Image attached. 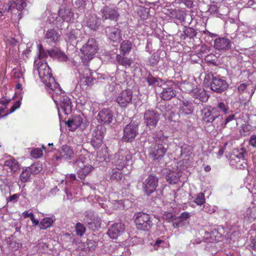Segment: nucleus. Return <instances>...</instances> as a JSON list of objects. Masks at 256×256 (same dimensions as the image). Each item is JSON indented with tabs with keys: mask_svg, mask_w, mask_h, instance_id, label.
Here are the masks:
<instances>
[{
	"mask_svg": "<svg viewBox=\"0 0 256 256\" xmlns=\"http://www.w3.org/2000/svg\"><path fill=\"white\" fill-rule=\"evenodd\" d=\"M160 87L163 90L160 94V97L162 100H169L176 96V84L173 81L164 82Z\"/></svg>",
	"mask_w": 256,
	"mask_h": 256,
	"instance_id": "obj_9",
	"label": "nucleus"
},
{
	"mask_svg": "<svg viewBox=\"0 0 256 256\" xmlns=\"http://www.w3.org/2000/svg\"><path fill=\"white\" fill-rule=\"evenodd\" d=\"M146 82L150 85H155L158 86H162V84L164 82L162 79L154 78L151 74H149L147 77Z\"/></svg>",
	"mask_w": 256,
	"mask_h": 256,
	"instance_id": "obj_38",
	"label": "nucleus"
},
{
	"mask_svg": "<svg viewBox=\"0 0 256 256\" xmlns=\"http://www.w3.org/2000/svg\"><path fill=\"white\" fill-rule=\"evenodd\" d=\"M218 113L216 108H205L202 111V120L206 123H212Z\"/></svg>",
	"mask_w": 256,
	"mask_h": 256,
	"instance_id": "obj_17",
	"label": "nucleus"
},
{
	"mask_svg": "<svg viewBox=\"0 0 256 256\" xmlns=\"http://www.w3.org/2000/svg\"><path fill=\"white\" fill-rule=\"evenodd\" d=\"M158 178L154 174H150L142 182V189L144 194L150 196L156 192L158 186Z\"/></svg>",
	"mask_w": 256,
	"mask_h": 256,
	"instance_id": "obj_8",
	"label": "nucleus"
},
{
	"mask_svg": "<svg viewBox=\"0 0 256 256\" xmlns=\"http://www.w3.org/2000/svg\"><path fill=\"white\" fill-rule=\"evenodd\" d=\"M53 222V220L48 218H43L40 222V228L42 230H46L48 228H50Z\"/></svg>",
	"mask_w": 256,
	"mask_h": 256,
	"instance_id": "obj_42",
	"label": "nucleus"
},
{
	"mask_svg": "<svg viewBox=\"0 0 256 256\" xmlns=\"http://www.w3.org/2000/svg\"><path fill=\"white\" fill-rule=\"evenodd\" d=\"M0 190L2 194L6 196L10 194V188L7 184H1L0 186Z\"/></svg>",
	"mask_w": 256,
	"mask_h": 256,
	"instance_id": "obj_50",
	"label": "nucleus"
},
{
	"mask_svg": "<svg viewBox=\"0 0 256 256\" xmlns=\"http://www.w3.org/2000/svg\"><path fill=\"white\" fill-rule=\"evenodd\" d=\"M10 99H7L4 98H2L0 100V104L6 106L10 102Z\"/></svg>",
	"mask_w": 256,
	"mask_h": 256,
	"instance_id": "obj_64",
	"label": "nucleus"
},
{
	"mask_svg": "<svg viewBox=\"0 0 256 256\" xmlns=\"http://www.w3.org/2000/svg\"><path fill=\"white\" fill-rule=\"evenodd\" d=\"M212 123H213L214 126L216 127L218 130H220L226 126L223 116L220 114L219 112Z\"/></svg>",
	"mask_w": 256,
	"mask_h": 256,
	"instance_id": "obj_33",
	"label": "nucleus"
},
{
	"mask_svg": "<svg viewBox=\"0 0 256 256\" xmlns=\"http://www.w3.org/2000/svg\"><path fill=\"white\" fill-rule=\"evenodd\" d=\"M158 60L159 58L158 56L155 54H153L149 58L150 64L152 66H154L158 64Z\"/></svg>",
	"mask_w": 256,
	"mask_h": 256,
	"instance_id": "obj_51",
	"label": "nucleus"
},
{
	"mask_svg": "<svg viewBox=\"0 0 256 256\" xmlns=\"http://www.w3.org/2000/svg\"><path fill=\"white\" fill-rule=\"evenodd\" d=\"M86 227L84 226V224L80 223V222H78L76 224V234L78 236H83L84 234V232H86Z\"/></svg>",
	"mask_w": 256,
	"mask_h": 256,
	"instance_id": "obj_43",
	"label": "nucleus"
},
{
	"mask_svg": "<svg viewBox=\"0 0 256 256\" xmlns=\"http://www.w3.org/2000/svg\"><path fill=\"white\" fill-rule=\"evenodd\" d=\"M60 36L56 30L50 29L46 32L44 38L48 43L52 45L56 44Z\"/></svg>",
	"mask_w": 256,
	"mask_h": 256,
	"instance_id": "obj_24",
	"label": "nucleus"
},
{
	"mask_svg": "<svg viewBox=\"0 0 256 256\" xmlns=\"http://www.w3.org/2000/svg\"><path fill=\"white\" fill-rule=\"evenodd\" d=\"M98 46L96 40L89 39L87 42L81 48L80 51L84 54L82 58L83 63L87 65L88 61L92 60L98 50Z\"/></svg>",
	"mask_w": 256,
	"mask_h": 256,
	"instance_id": "obj_5",
	"label": "nucleus"
},
{
	"mask_svg": "<svg viewBox=\"0 0 256 256\" xmlns=\"http://www.w3.org/2000/svg\"><path fill=\"white\" fill-rule=\"evenodd\" d=\"M232 43L226 38H219L214 41V48L218 50H228L231 49Z\"/></svg>",
	"mask_w": 256,
	"mask_h": 256,
	"instance_id": "obj_14",
	"label": "nucleus"
},
{
	"mask_svg": "<svg viewBox=\"0 0 256 256\" xmlns=\"http://www.w3.org/2000/svg\"><path fill=\"white\" fill-rule=\"evenodd\" d=\"M102 14V18L104 20L109 19L116 21L120 14L114 8L104 6L100 10Z\"/></svg>",
	"mask_w": 256,
	"mask_h": 256,
	"instance_id": "obj_16",
	"label": "nucleus"
},
{
	"mask_svg": "<svg viewBox=\"0 0 256 256\" xmlns=\"http://www.w3.org/2000/svg\"><path fill=\"white\" fill-rule=\"evenodd\" d=\"M106 32L108 38L113 42H118L122 39L120 30L118 28L108 26Z\"/></svg>",
	"mask_w": 256,
	"mask_h": 256,
	"instance_id": "obj_20",
	"label": "nucleus"
},
{
	"mask_svg": "<svg viewBox=\"0 0 256 256\" xmlns=\"http://www.w3.org/2000/svg\"><path fill=\"white\" fill-rule=\"evenodd\" d=\"M35 60L34 66L38 72L40 78L42 81L46 84V86L51 90H53L52 84H55L54 79L52 76L51 70L47 62L40 60L38 63ZM57 84H56V85Z\"/></svg>",
	"mask_w": 256,
	"mask_h": 256,
	"instance_id": "obj_3",
	"label": "nucleus"
},
{
	"mask_svg": "<svg viewBox=\"0 0 256 256\" xmlns=\"http://www.w3.org/2000/svg\"><path fill=\"white\" fill-rule=\"evenodd\" d=\"M48 52L51 58H57L60 61H66L67 60V56L58 48L48 50Z\"/></svg>",
	"mask_w": 256,
	"mask_h": 256,
	"instance_id": "obj_25",
	"label": "nucleus"
},
{
	"mask_svg": "<svg viewBox=\"0 0 256 256\" xmlns=\"http://www.w3.org/2000/svg\"><path fill=\"white\" fill-rule=\"evenodd\" d=\"M20 100L16 101L14 104L11 106L9 113H12L18 108L20 106Z\"/></svg>",
	"mask_w": 256,
	"mask_h": 256,
	"instance_id": "obj_57",
	"label": "nucleus"
},
{
	"mask_svg": "<svg viewBox=\"0 0 256 256\" xmlns=\"http://www.w3.org/2000/svg\"><path fill=\"white\" fill-rule=\"evenodd\" d=\"M132 42L128 40H124L120 44V54L126 55L129 54L132 48Z\"/></svg>",
	"mask_w": 256,
	"mask_h": 256,
	"instance_id": "obj_34",
	"label": "nucleus"
},
{
	"mask_svg": "<svg viewBox=\"0 0 256 256\" xmlns=\"http://www.w3.org/2000/svg\"><path fill=\"white\" fill-rule=\"evenodd\" d=\"M14 77L17 79L23 78L22 74L20 70H15L14 72Z\"/></svg>",
	"mask_w": 256,
	"mask_h": 256,
	"instance_id": "obj_62",
	"label": "nucleus"
},
{
	"mask_svg": "<svg viewBox=\"0 0 256 256\" xmlns=\"http://www.w3.org/2000/svg\"><path fill=\"white\" fill-rule=\"evenodd\" d=\"M27 168L32 174H37L41 170L40 166H38V164H32L29 167H27Z\"/></svg>",
	"mask_w": 256,
	"mask_h": 256,
	"instance_id": "obj_44",
	"label": "nucleus"
},
{
	"mask_svg": "<svg viewBox=\"0 0 256 256\" xmlns=\"http://www.w3.org/2000/svg\"><path fill=\"white\" fill-rule=\"evenodd\" d=\"M79 32V30L78 29H70L68 27L65 38L66 41L68 42H72L76 40Z\"/></svg>",
	"mask_w": 256,
	"mask_h": 256,
	"instance_id": "obj_29",
	"label": "nucleus"
},
{
	"mask_svg": "<svg viewBox=\"0 0 256 256\" xmlns=\"http://www.w3.org/2000/svg\"><path fill=\"white\" fill-rule=\"evenodd\" d=\"M60 156L57 157L56 159L59 158H63L65 160H70L74 158V154L72 149L68 146L64 145L59 150Z\"/></svg>",
	"mask_w": 256,
	"mask_h": 256,
	"instance_id": "obj_21",
	"label": "nucleus"
},
{
	"mask_svg": "<svg viewBox=\"0 0 256 256\" xmlns=\"http://www.w3.org/2000/svg\"><path fill=\"white\" fill-rule=\"evenodd\" d=\"M125 56L121 54H118L116 56V60L118 64L122 66L125 68L130 67L132 63V60Z\"/></svg>",
	"mask_w": 256,
	"mask_h": 256,
	"instance_id": "obj_30",
	"label": "nucleus"
},
{
	"mask_svg": "<svg viewBox=\"0 0 256 256\" xmlns=\"http://www.w3.org/2000/svg\"><path fill=\"white\" fill-rule=\"evenodd\" d=\"M180 176V172L168 170L166 174V178L169 184H176L179 181Z\"/></svg>",
	"mask_w": 256,
	"mask_h": 256,
	"instance_id": "obj_27",
	"label": "nucleus"
},
{
	"mask_svg": "<svg viewBox=\"0 0 256 256\" xmlns=\"http://www.w3.org/2000/svg\"><path fill=\"white\" fill-rule=\"evenodd\" d=\"M217 107L220 109L222 112H224L225 114L228 113V106L224 104L223 102H220L218 103Z\"/></svg>",
	"mask_w": 256,
	"mask_h": 256,
	"instance_id": "obj_52",
	"label": "nucleus"
},
{
	"mask_svg": "<svg viewBox=\"0 0 256 256\" xmlns=\"http://www.w3.org/2000/svg\"><path fill=\"white\" fill-rule=\"evenodd\" d=\"M204 82L206 84L210 86L213 92L218 94L222 93L228 87V84L226 80L216 73L210 72L206 74Z\"/></svg>",
	"mask_w": 256,
	"mask_h": 256,
	"instance_id": "obj_2",
	"label": "nucleus"
},
{
	"mask_svg": "<svg viewBox=\"0 0 256 256\" xmlns=\"http://www.w3.org/2000/svg\"><path fill=\"white\" fill-rule=\"evenodd\" d=\"M134 222L138 229L148 231L152 226L151 218L148 214L138 212L134 215Z\"/></svg>",
	"mask_w": 256,
	"mask_h": 256,
	"instance_id": "obj_7",
	"label": "nucleus"
},
{
	"mask_svg": "<svg viewBox=\"0 0 256 256\" xmlns=\"http://www.w3.org/2000/svg\"><path fill=\"white\" fill-rule=\"evenodd\" d=\"M178 4H184L187 8H192L193 6V1L192 0H176Z\"/></svg>",
	"mask_w": 256,
	"mask_h": 256,
	"instance_id": "obj_54",
	"label": "nucleus"
},
{
	"mask_svg": "<svg viewBox=\"0 0 256 256\" xmlns=\"http://www.w3.org/2000/svg\"><path fill=\"white\" fill-rule=\"evenodd\" d=\"M250 144L253 147L256 146V135H252L250 139Z\"/></svg>",
	"mask_w": 256,
	"mask_h": 256,
	"instance_id": "obj_60",
	"label": "nucleus"
},
{
	"mask_svg": "<svg viewBox=\"0 0 256 256\" xmlns=\"http://www.w3.org/2000/svg\"><path fill=\"white\" fill-rule=\"evenodd\" d=\"M194 112L193 104L188 101L183 100L180 104V112L181 114L188 115Z\"/></svg>",
	"mask_w": 256,
	"mask_h": 256,
	"instance_id": "obj_23",
	"label": "nucleus"
},
{
	"mask_svg": "<svg viewBox=\"0 0 256 256\" xmlns=\"http://www.w3.org/2000/svg\"><path fill=\"white\" fill-rule=\"evenodd\" d=\"M230 162L232 164H234V162H240L239 164L240 168V166H244L243 164H246V159H245V154L244 152H240L238 154H234L231 157Z\"/></svg>",
	"mask_w": 256,
	"mask_h": 256,
	"instance_id": "obj_32",
	"label": "nucleus"
},
{
	"mask_svg": "<svg viewBox=\"0 0 256 256\" xmlns=\"http://www.w3.org/2000/svg\"><path fill=\"white\" fill-rule=\"evenodd\" d=\"M132 92L130 90H125L118 94L116 100L121 107H126L132 102Z\"/></svg>",
	"mask_w": 256,
	"mask_h": 256,
	"instance_id": "obj_12",
	"label": "nucleus"
},
{
	"mask_svg": "<svg viewBox=\"0 0 256 256\" xmlns=\"http://www.w3.org/2000/svg\"><path fill=\"white\" fill-rule=\"evenodd\" d=\"M82 123V118L80 116H76L71 120H68L66 122L68 127H74V128L80 126Z\"/></svg>",
	"mask_w": 256,
	"mask_h": 256,
	"instance_id": "obj_36",
	"label": "nucleus"
},
{
	"mask_svg": "<svg viewBox=\"0 0 256 256\" xmlns=\"http://www.w3.org/2000/svg\"><path fill=\"white\" fill-rule=\"evenodd\" d=\"M102 140L98 138H92L90 143L95 149H98L102 144Z\"/></svg>",
	"mask_w": 256,
	"mask_h": 256,
	"instance_id": "obj_47",
	"label": "nucleus"
},
{
	"mask_svg": "<svg viewBox=\"0 0 256 256\" xmlns=\"http://www.w3.org/2000/svg\"><path fill=\"white\" fill-rule=\"evenodd\" d=\"M154 140L148 149V155L153 160H160L167 151L168 138L163 134H157L154 137Z\"/></svg>",
	"mask_w": 256,
	"mask_h": 256,
	"instance_id": "obj_1",
	"label": "nucleus"
},
{
	"mask_svg": "<svg viewBox=\"0 0 256 256\" xmlns=\"http://www.w3.org/2000/svg\"><path fill=\"white\" fill-rule=\"evenodd\" d=\"M32 174L30 172V171L26 168L25 169L23 170L22 172L20 175V180L22 182H26L30 181V176Z\"/></svg>",
	"mask_w": 256,
	"mask_h": 256,
	"instance_id": "obj_41",
	"label": "nucleus"
},
{
	"mask_svg": "<svg viewBox=\"0 0 256 256\" xmlns=\"http://www.w3.org/2000/svg\"><path fill=\"white\" fill-rule=\"evenodd\" d=\"M86 0H76L74 2V5L77 8H84L86 4Z\"/></svg>",
	"mask_w": 256,
	"mask_h": 256,
	"instance_id": "obj_56",
	"label": "nucleus"
},
{
	"mask_svg": "<svg viewBox=\"0 0 256 256\" xmlns=\"http://www.w3.org/2000/svg\"><path fill=\"white\" fill-rule=\"evenodd\" d=\"M210 14L216 16H218L219 14V10L217 6L215 4H212L209 6V8L208 10Z\"/></svg>",
	"mask_w": 256,
	"mask_h": 256,
	"instance_id": "obj_45",
	"label": "nucleus"
},
{
	"mask_svg": "<svg viewBox=\"0 0 256 256\" xmlns=\"http://www.w3.org/2000/svg\"><path fill=\"white\" fill-rule=\"evenodd\" d=\"M98 218L92 214H88L84 218L85 224H86L88 228L90 229L94 230L93 224L96 225V222L98 220Z\"/></svg>",
	"mask_w": 256,
	"mask_h": 256,
	"instance_id": "obj_37",
	"label": "nucleus"
},
{
	"mask_svg": "<svg viewBox=\"0 0 256 256\" xmlns=\"http://www.w3.org/2000/svg\"><path fill=\"white\" fill-rule=\"evenodd\" d=\"M113 112L108 108H104L100 110L97 116L100 122L104 124H108L113 120Z\"/></svg>",
	"mask_w": 256,
	"mask_h": 256,
	"instance_id": "obj_13",
	"label": "nucleus"
},
{
	"mask_svg": "<svg viewBox=\"0 0 256 256\" xmlns=\"http://www.w3.org/2000/svg\"><path fill=\"white\" fill-rule=\"evenodd\" d=\"M164 242L162 240H156L155 244H154V248L155 250H157L158 248L160 246V244H164Z\"/></svg>",
	"mask_w": 256,
	"mask_h": 256,
	"instance_id": "obj_63",
	"label": "nucleus"
},
{
	"mask_svg": "<svg viewBox=\"0 0 256 256\" xmlns=\"http://www.w3.org/2000/svg\"><path fill=\"white\" fill-rule=\"evenodd\" d=\"M122 177V172L119 170H115L112 172L110 176V179L114 180L119 181L121 180Z\"/></svg>",
	"mask_w": 256,
	"mask_h": 256,
	"instance_id": "obj_48",
	"label": "nucleus"
},
{
	"mask_svg": "<svg viewBox=\"0 0 256 256\" xmlns=\"http://www.w3.org/2000/svg\"><path fill=\"white\" fill-rule=\"evenodd\" d=\"M190 217V214L188 212H182L180 216L178 217L179 218L182 220H186Z\"/></svg>",
	"mask_w": 256,
	"mask_h": 256,
	"instance_id": "obj_59",
	"label": "nucleus"
},
{
	"mask_svg": "<svg viewBox=\"0 0 256 256\" xmlns=\"http://www.w3.org/2000/svg\"><path fill=\"white\" fill-rule=\"evenodd\" d=\"M20 196V194H14L12 196H9L8 198H6V200L8 202H17L18 198Z\"/></svg>",
	"mask_w": 256,
	"mask_h": 256,
	"instance_id": "obj_58",
	"label": "nucleus"
},
{
	"mask_svg": "<svg viewBox=\"0 0 256 256\" xmlns=\"http://www.w3.org/2000/svg\"><path fill=\"white\" fill-rule=\"evenodd\" d=\"M194 202L198 205H201L205 202L204 195L200 192L198 194Z\"/></svg>",
	"mask_w": 256,
	"mask_h": 256,
	"instance_id": "obj_46",
	"label": "nucleus"
},
{
	"mask_svg": "<svg viewBox=\"0 0 256 256\" xmlns=\"http://www.w3.org/2000/svg\"><path fill=\"white\" fill-rule=\"evenodd\" d=\"M54 91L52 94L53 100L57 106H60L66 114L72 111V102L70 98L64 92H61L60 88L52 90Z\"/></svg>",
	"mask_w": 256,
	"mask_h": 256,
	"instance_id": "obj_4",
	"label": "nucleus"
},
{
	"mask_svg": "<svg viewBox=\"0 0 256 256\" xmlns=\"http://www.w3.org/2000/svg\"><path fill=\"white\" fill-rule=\"evenodd\" d=\"M31 156L35 158H40L42 155V152L40 148H34L31 151Z\"/></svg>",
	"mask_w": 256,
	"mask_h": 256,
	"instance_id": "obj_49",
	"label": "nucleus"
},
{
	"mask_svg": "<svg viewBox=\"0 0 256 256\" xmlns=\"http://www.w3.org/2000/svg\"><path fill=\"white\" fill-rule=\"evenodd\" d=\"M124 229V224L122 222L115 223L108 229V234L110 238L116 239L122 234Z\"/></svg>",
	"mask_w": 256,
	"mask_h": 256,
	"instance_id": "obj_15",
	"label": "nucleus"
},
{
	"mask_svg": "<svg viewBox=\"0 0 256 256\" xmlns=\"http://www.w3.org/2000/svg\"><path fill=\"white\" fill-rule=\"evenodd\" d=\"M159 114L153 110H146L144 114V122L150 128H154L160 120Z\"/></svg>",
	"mask_w": 256,
	"mask_h": 256,
	"instance_id": "obj_11",
	"label": "nucleus"
},
{
	"mask_svg": "<svg viewBox=\"0 0 256 256\" xmlns=\"http://www.w3.org/2000/svg\"><path fill=\"white\" fill-rule=\"evenodd\" d=\"M4 166L9 167L11 170L14 172L17 171L19 168L18 164L14 159H10L6 160Z\"/></svg>",
	"mask_w": 256,
	"mask_h": 256,
	"instance_id": "obj_40",
	"label": "nucleus"
},
{
	"mask_svg": "<svg viewBox=\"0 0 256 256\" xmlns=\"http://www.w3.org/2000/svg\"><path fill=\"white\" fill-rule=\"evenodd\" d=\"M81 84L90 86L96 82V80L92 75V72L88 68H86L84 74L80 75Z\"/></svg>",
	"mask_w": 256,
	"mask_h": 256,
	"instance_id": "obj_19",
	"label": "nucleus"
},
{
	"mask_svg": "<svg viewBox=\"0 0 256 256\" xmlns=\"http://www.w3.org/2000/svg\"><path fill=\"white\" fill-rule=\"evenodd\" d=\"M86 158L84 156H80L73 164L80 168L78 172V175L81 180H84L86 176L94 169V168L90 165H86Z\"/></svg>",
	"mask_w": 256,
	"mask_h": 256,
	"instance_id": "obj_10",
	"label": "nucleus"
},
{
	"mask_svg": "<svg viewBox=\"0 0 256 256\" xmlns=\"http://www.w3.org/2000/svg\"><path fill=\"white\" fill-rule=\"evenodd\" d=\"M132 158V156L130 154H126V156H119L116 160H115L114 164L116 166V168L118 170L122 169L127 164V162L130 160Z\"/></svg>",
	"mask_w": 256,
	"mask_h": 256,
	"instance_id": "obj_28",
	"label": "nucleus"
},
{
	"mask_svg": "<svg viewBox=\"0 0 256 256\" xmlns=\"http://www.w3.org/2000/svg\"><path fill=\"white\" fill-rule=\"evenodd\" d=\"M186 92L188 93L192 92V95L194 98L198 99L202 102H207L209 98V96L207 94L206 92L204 89L196 88L193 90L186 89Z\"/></svg>",
	"mask_w": 256,
	"mask_h": 256,
	"instance_id": "obj_18",
	"label": "nucleus"
},
{
	"mask_svg": "<svg viewBox=\"0 0 256 256\" xmlns=\"http://www.w3.org/2000/svg\"><path fill=\"white\" fill-rule=\"evenodd\" d=\"M86 26L90 30L95 31L101 25V20L96 15L89 16L86 22Z\"/></svg>",
	"mask_w": 256,
	"mask_h": 256,
	"instance_id": "obj_22",
	"label": "nucleus"
},
{
	"mask_svg": "<svg viewBox=\"0 0 256 256\" xmlns=\"http://www.w3.org/2000/svg\"><path fill=\"white\" fill-rule=\"evenodd\" d=\"M26 0H16V8L21 10L26 6Z\"/></svg>",
	"mask_w": 256,
	"mask_h": 256,
	"instance_id": "obj_53",
	"label": "nucleus"
},
{
	"mask_svg": "<svg viewBox=\"0 0 256 256\" xmlns=\"http://www.w3.org/2000/svg\"><path fill=\"white\" fill-rule=\"evenodd\" d=\"M184 220L179 218H175L174 222H173V226L175 228H178L184 226Z\"/></svg>",
	"mask_w": 256,
	"mask_h": 256,
	"instance_id": "obj_55",
	"label": "nucleus"
},
{
	"mask_svg": "<svg viewBox=\"0 0 256 256\" xmlns=\"http://www.w3.org/2000/svg\"><path fill=\"white\" fill-rule=\"evenodd\" d=\"M48 50H42V51L39 52L38 58L40 60L48 56Z\"/></svg>",
	"mask_w": 256,
	"mask_h": 256,
	"instance_id": "obj_61",
	"label": "nucleus"
},
{
	"mask_svg": "<svg viewBox=\"0 0 256 256\" xmlns=\"http://www.w3.org/2000/svg\"><path fill=\"white\" fill-rule=\"evenodd\" d=\"M172 14L174 16V18L180 22H185L186 18L190 16L185 12L179 10H174Z\"/></svg>",
	"mask_w": 256,
	"mask_h": 256,
	"instance_id": "obj_35",
	"label": "nucleus"
},
{
	"mask_svg": "<svg viewBox=\"0 0 256 256\" xmlns=\"http://www.w3.org/2000/svg\"><path fill=\"white\" fill-rule=\"evenodd\" d=\"M58 16L64 21L69 22L73 16V13L70 8L62 6L58 10Z\"/></svg>",
	"mask_w": 256,
	"mask_h": 256,
	"instance_id": "obj_26",
	"label": "nucleus"
},
{
	"mask_svg": "<svg viewBox=\"0 0 256 256\" xmlns=\"http://www.w3.org/2000/svg\"><path fill=\"white\" fill-rule=\"evenodd\" d=\"M138 123L135 121H131L124 128L122 140L126 142H133L138 134Z\"/></svg>",
	"mask_w": 256,
	"mask_h": 256,
	"instance_id": "obj_6",
	"label": "nucleus"
},
{
	"mask_svg": "<svg viewBox=\"0 0 256 256\" xmlns=\"http://www.w3.org/2000/svg\"><path fill=\"white\" fill-rule=\"evenodd\" d=\"M183 32L184 35L182 36L181 38L184 36V40L186 37L194 38L197 34V32L194 28L190 27H185Z\"/></svg>",
	"mask_w": 256,
	"mask_h": 256,
	"instance_id": "obj_39",
	"label": "nucleus"
},
{
	"mask_svg": "<svg viewBox=\"0 0 256 256\" xmlns=\"http://www.w3.org/2000/svg\"><path fill=\"white\" fill-rule=\"evenodd\" d=\"M106 128L102 126H97L92 133V138L102 140Z\"/></svg>",
	"mask_w": 256,
	"mask_h": 256,
	"instance_id": "obj_31",
	"label": "nucleus"
}]
</instances>
